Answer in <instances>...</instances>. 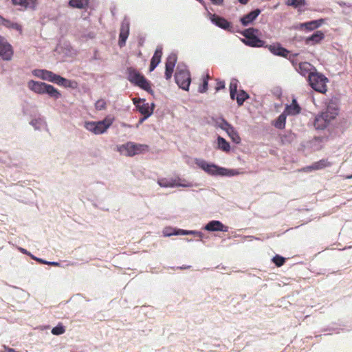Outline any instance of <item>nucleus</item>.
<instances>
[{
  "label": "nucleus",
  "instance_id": "1",
  "mask_svg": "<svg viewBox=\"0 0 352 352\" xmlns=\"http://www.w3.org/2000/svg\"><path fill=\"white\" fill-rule=\"evenodd\" d=\"M194 162L199 168L212 177H232L240 174L238 169L221 166L201 158H195Z\"/></svg>",
  "mask_w": 352,
  "mask_h": 352
},
{
  "label": "nucleus",
  "instance_id": "2",
  "mask_svg": "<svg viewBox=\"0 0 352 352\" xmlns=\"http://www.w3.org/2000/svg\"><path fill=\"white\" fill-rule=\"evenodd\" d=\"M28 87L32 92L38 95H47L50 98L57 100L62 98L61 91L51 84L43 81L30 80Z\"/></svg>",
  "mask_w": 352,
  "mask_h": 352
},
{
  "label": "nucleus",
  "instance_id": "3",
  "mask_svg": "<svg viewBox=\"0 0 352 352\" xmlns=\"http://www.w3.org/2000/svg\"><path fill=\"white\" fill-rule=\"evenodd\" d=\"M336 135V131L328 129L327 131H323L322 135H316L311 140L301 142L300 146L311 152L318 151L324 147L325 143L333 139Z\"/></svg>",
  "mask_w": 352,
  "mask_h": 352
},
{
  "label": "nucleus",
  "instance_id": "4",
  "mask_svg": "<svg viewBox=\"0 0 352 352\" xmlns=\"http://www.w3.org/2000/svg\"><path fill=\"white\" fill-rule=\"evenodd\" d=\"M237 33L243 36L241 41L246 46L255 48H264L265 46L266 41L262 39L261 31L256 28L251 27L243 30L239 29Z\"/></svg>",
  "mask_w": 352,
  "mask_h": 352
},
{
  "label": "nucleus",
  "instance_id": "5",
  "mask_svg": "<svg viewBox=\"0 0 352 352\" xmlns=\"http://www.w3.org/2000/svg\"><path fill=\"white\" fill-rule=\"evenodd\" d=\"M113 117L107 116L102 120L85 122L84 127L95 135L104 134L113 124Z\"/></svg>",
  "mask_w": 352,
  "mask_h": 352
},
{
  "label": "nucleus",
  "instance_id": "6",
  "mask_svg": "<svg viewBox=\"0 0 352 352\" xmlns=\"http://www.w3.org/2000/svg\"><path fill=\"white\" fill-rule=\"evenodd\" d=\"M148 151V145L131 141L117 146V151L127 157H133L136 155L145 153Z\"/></svg>",
  "mask_w": 352,
  "mask_h": 352
},
{
  "label": "nucleus",
  "instance_id": "7",
  "mask_svg": "<svg viewBox=\"0 0 352 352\" xmlns=\"http://www.w3.org/2000/svg\"><path fill=\"white\" fill-rule=\"evenodd\" d=\"M309 85L316 91L325 94L327 91V83L329 79L321 72L316 69V72L311 74L307 80Z\"/></svg>",
  "mask_w": 352,
  "mask_h": 352
},
{
  "label": "nucleus",
  "instance_id": "8",
  "mask_svg": "<svg viewBox=\"0 0 352 352\" xmlns=\"http://www.w3.org/2000/svg\"><path fill=\"white\" fill-rule=\"evenodd\" d=\"M239 81L236 78H232L229 85V91L231 100H236L239 107L243 104L244 102L250 98L249 94L243 89L238 91Z\"/></svg>",
  "mask_w": 352,
  "mask_h": 352
},
{
  "label": "nucleus",
  "instance_id": "9",
  "mask_svg": "<svg viewBox=\"0 0 352 352\" xmlns=\"http://www.w3.org/2000/svg\"><path fill=\"white\" fill-rule=\"evenodd\" d=\"M208 16L210 22L219 28L230 33L239 32V27L238 25L234 26L232 22L228 21L225 17L216 14H211L209 12H208Z\"/></svg>",
  "mask_w": 352,
  "mask_h": 352
},
{
  "label": "nucleus",
  "instance_id": "10",
  "mask_svg": "<svg viewBox=\"0 0 352 352\" xmlns=\"http://www.w3.org/2000/svg\"><path fill=\"white\" fill-rule=\"evenodd\" d=\"M340 98L333 96L325 102L324 108L321 111L333 120L336 118L340 112Z\"/></svg>",
  "mask_w": 352,
  "mask_h": 352
},
{
  "label": "nucleus",
  "instance_id": "11",
  "mask_svg": "<svg viewBox=\"0 0 352 352\" xmlns=\"http://www.w3.org/2000/svg\"><path fill=\"white\" fill-rule=\"evenodd\" d=\"M332 119H330L325 113H322V111L319 112L314 118V126L316 130L317 131H327L328 129H330L331 131H333L331 128L329 127V124L332 121ZM334 131H336L334 130Z\"/></svg>",
  "mask_w": 352,
  "mask_h": 352
},
{
  "label": "nucleus",
  "instance_id": "12",
  "mask_svg": "<svg viewBox=\"0 0 352 352\" xmlns=\"http://www.w3.org/2000/svg\"><path fill=\"white\" fill-rule=\"evenodd\" d=\"M13 54L12 45L4 36L0 35V57L3 60L8 61L12 59Z\"/></svg>",
  "mask_w": 352,
  "mask_h": 352
},
{
  "label": "nucleus",
  "instance_id": "13",
  "mask_svg": "<svg viewBox=\"0 0 352 352\" xmlns=\"http://www.w3.org/2000/svg\"><path fill=\"white\" fill-rule=\"evenodd\" d=\"M130 22L127 16H124L121 22L119 37L118 46L122 48L126 45V40L129 35Z\"/></svg>",
  "mask_w": 352,
  "mask_h": 352
},
{
  "label": "nucleus",
  "instance_id": "14",
  "mask_svg": "<svg viewBox=\"0 0 352 352\" xmlns=\"http://www.w3.org/2000/svg\"><path fill=\"white\" fill-rule=\"evenodd\" d=\"M264 48L267 49L274 56L283 58H287L291 52L284 47L279 42H275L272 44L265 43Z\"/></svg>",
  "mask_w": 352,
  "mask_h": 352
},
{
  "label": "nucleus",
  "instance_id": "15",
  "mask_svg": "<svg viewBox=\"0 0 352 352\" xmlns=\"http://www.w3.org/2000/svg\"><path fill=\"white\" fill-rule=\"evenodd\" d=\"M174 80L180 89L184 91L189 90L192 81L190 72L175 73Z\"/></svg>",
  "mask_w": 352,
  "mask_h": 352
},
{
  "label": "nucleus",
  "instance_id": "16",
  "mask_svg": "<svg viewBox=\"0 0 352 352\" xmlns=\"http://www.w3.org/2000/svg\"><path fill=\"white\" fill-rule=\"evenodd\" d=\"M32 74L34 76L42 80L47 81L53 84L57 76L56 73L46 69H34L32 71Z\"/></svg>",
  "mask_w": 352,
  "mask_h": 352
},
{
  "label": "nucleus",
  "instance_id": "17",
  "mask_svg": "<svg viewBox=\"0 0 352 352\" xmlns=\"http://www.w3.org/2000/svg\"><path fill=\"white\" fill-rule=\"evenodd\" d=\"M126 79L134 86L138 87L140 81L145 76L142 73L133 67L126 69Z\"/></svg>",
  "mask_w": 352,
  "mask_h": 352
},
{
  "label": "nucleus",
  "instance_id": "18",
  "mask_svg": "<svg viewBox=\"0 0 352 352\" xmlns=\"http://www.w3.org/2000/svg\"><path fill=\"white\" fill-rule=\"evenodd\" d=\"M261 12H262V10L258 8L252 10L251 11H250L247 14L241 16L239 18V21H240L241 24L243 27H247L250 25L253 24L254 23V21L256 20V19L258 18V16L261 13Z\"/></svg>",
  "mask_w": 352,
  "mask_h": 352
},
{
  "label": "nucleus",
  "instance_id": "19",
  "mask_svg": "<svg viewBox=\"0 0 352 352\" xmlns=\"http://www.w3.org/2000/svg\"><path fill=\"white\" fill-rule=\"evenodd\" d=\"M204 230L208 232H228L229 227L224 225L221 221L211 220L205 224L203 228Z\"/></svg>",
  "mask_w": 352,
  "mask_h": 352
},
{
  "label": "nucleus",
  "instance_id": "20",
  "mask_svg": "<svg viewBox=\"0 0 352 352\" xmlns=\"http://www.w3.org/2000/svg\"><path fill=\"white\" fill-rule=\"evenodd\" d=\"M133 103L138 111L142 116H147L150 117L152 116L151 109H149L148 103L146 102L145 98H138V99H133Z\"/></svg>",
  "mask_w": 352,
  "mask_h": 352
},
{
  "label": "nucleus",
  "instance_id": "21",
  "mask_svg": "<svg viewBox=\"0 0 352 352\" xmlns=\"http://www.w3.org/2000/svg\"><path fill=\"white\" fill-rule=\"evenodd\" d=\"M54 84L65 89H76L78 87V83L76 80L65 78L58 74H57Z\"/></svg>",
  "mask_w": 352,
  "mask_h": 352
},
{
  "label": "nucleus",
  "instance_id": "22",
  "mask_svg": "<svg viewBox=\"0 0 352 352\" xmlns=\"http://www.w3.org/2000/svg\"><path fill=\"white\" fill-rule=\"evenodd\" d=\"M14 6H20L19 10H35L37 8L38 0H10Z\"/></svg>",
  "mask_w": 352,
  "mask_h": 352
},
{
  "label": "nucleus",
  "instance_id": "23",
  "mask_svg": "<svg viewBox=\"0 0 352 352\" xmlns=\"http://www.w3.org/2000/svg\"><path fill=\"white\" fill-rule=\"evenodd\" d=\"M298 73L307 80L311 73L316 72V68L308 62L299 63L296 67Z\"/></svg>",
  "mask_w": 352,
  "mask_h": 352
},
{
  "label": "nucleus",
  "instance_id": "24",
  "mask_svg": "<svg viewBox=\"0 0 352 352\" xmlns=\"http://www.w3.org/2000/svg\"><path fill=\"white\" fill-rule=\"evenodd\" d=\"M325 33L322 30H316L311 35L306 36V45H316L324 39Z\"/></svg>",
  "mask_w": 352,
  "mask_h": 352
},
{
  "label": "nucleus",
  "instance_id": "25",
  "mask_svg": "<svg viewBox=\"0 0 352 352\" xmlns=\"http://www.w3.org/2000/svg\"><path fill=\"white\" fill-rule=\"evenodd\" d=\"M163 48L162 45H158L151 59L148 70L150 72L154 71L155 68L161 63L162 56L163 54Z\"/></svg>",
  "mask_w": 352,
  "mask_h": 352
},
{
  "label": "nucleus",
  "instance_id": "26",
  "mask_svg": "<svg viewBox=\"0 0 352 352\" xmlns=\"http://www.w3.org/2000/svg\"><path fill=\"white\" fill-rule=\"evenodd\" d=\"M211 120L213 122V125L217 128H220L225 132H226L233 125L230 124L223 116L219 117H211Z\"/></svg>",
  "mask_w": 352,
  "mask_h": 352
},
{
  "label": "nucleus",
  "instance_id": "27",
  "mask_svg": "<svg viewBox=\"0 0 352 352\" xmlns=\"http://www.w3.org/2000/svg\"><path fill=\"white\" fill-rule=\"evenodd\" d=\"M302 108L297 102L296 99L294 98L289 104H286L284 112L287 113V116H297L300 113Z\"/></svg>",
  "mask_w": 352,
  "mask_h": 352
},
{
  "label": "nucleus",
  "instance_id": "28",
  "mask_svg": "<svg viewBox=\"0 0 352 352\" xmlns=\"http://www.w3.org/2000/svg\"><path fill=\"white\" fill-rule=\"evenodd\" d=\"M0 25H3L8 29H12L18 31L20 34H22L23 28L22 25L16 22H12L10 20L4 18L0 14Z\"/></svg>",
  "mask_w": 352,
  "mask_h": 352
},
{
  "label": "nucleus",
  "instance_id": "29",
  "mask_svg": "<svg viewBox=\"0 0 352 352\" xmlns=\"http://www.w3.org/2000/svg\"><path fill=\"white\" fill-rule=\"evenodd\" d=\"M280 142L283 146L291 144L296 138V135L291 130H287L283 134H279Z\"/></svg>",
  "mask_w": 352,
  "mask_h": 352
},
{
  "label": "nucleus",
  "instance_id": "30",
  "mask_svg": "<svg viewBox=\"0 0 352 352\" xmlns=\"http://www.w3.org/2000/svg\"><path fill=\"white\" fill-rule=\"evenodd\" d=\"M215 148L223 152L228 153L231 150V146L228 141H227L224 138L218 135L216 140Z\"/></svg>",
  "mask_w": 352,
  "mask_h": 352
},
{
  "label": "nucleus",
  "instance_id": "31",
  "mask_svg": "<svg viewBox=\"0 0 352 352\" xmlns=\"http://www.w3.org/2000/svg\"><path fill=\"white\" fill-rule=\"evenodd\" d=\"M285 3L286 6L297 10L299 12H304V8L307 5L306 0H286Z\"/></svg>",
  "mask_w": 352,
  "mask_h": 352
},
{
  "label": "nucleus",
  "instance_id": "32",
  "mask_svg": "<svg viewBox=\"0 0 352 352\" xmlns=\"http://www.w3.org/2000/svg\"><path fill=\"white\" fill-rule=\"evenodd\" d=\"M287 117V113L283 111L276 118L272 121V125L277 129H284L286 126Z\"/></svg>",
  "mask_w": 352,
  "mask_h": 352
},
{
  "label": "nucleus",
  "instance_id": "33",
  "mask_svg": "<svg viewBox=\"0 0 352 352\" xmlns=\"http://www.w3.org/2000/svg\"><path fill=\"white\" fill-rule=\"evenodd\" d=\"M331 163L327 159H321L317 162H313L311 165L307 166L305 168L309 170H321L326 167L331 166Z\"/></svg>",
  "mask_w": 352,
  "mask_h": 352
},
{
  "label": "nucleus",
  "instance_id": "34",
  "mask_svg": "<svg viewBox=\"0 0 352 352\" xmlns=\"http://www.w3.org/2000/svg\"><path fill=\"white\" fill-rule=\"evenodd\" d=\"M326 19L320 18L306 21L307 32L316 31V30L321 27L324 23Z\"/></svg>",
  "mask_w": 352,
  "mask_h": 352
},
{
  "label": "nucleus",
  "instance_id": "35",
  "mask_svg": "<svg viewBox=\"0 0 352 352\" xmlns=\"http://www.w3.org/2000/svg\"><path fill=\"white\" fill-rule=\"evenodd\" d=\"M340 330H344V329L338 327L336 322H331L327 327L322 328L320 330V332L324 333V336H328V335H331L332 332H334L335 333L338 334V333H340Z\"/></svg>",
  "mask_w": 352,
  "mask_h": 352
},
{
  "label": "nucleus",
  "instance_id": "36",
  "mask_svg": "<svg viewBox=\"0 0 352 352\" xmlns=\"http://www.w3.org/2000/svg\"><path fill=\"white\" fill-rule=\"evenodd\" d=\"M176 182L175 183V188L182 187V188H190V187H197L200 184L192 182H188L185 179L179 177H175Z\"/></svg>",
  "mask_w": 352,
  "mask_h": 352
},
{
  "label": "nucleus",
  "instance_id": "37",
  "mask_svg": "<svg viewBox=\"0 0 352 352\" xmlns=\"http://www.w3.org/2000/svg\"><path fill=\"white\" fill-rule=\"evenodd\" d=\"M210 75L208 70H207L201 76V82L199 84L198 87V92L200 94L206 93L208 89V80Z\"/></svg>",
  "mask_w": 352,
  "mask_h": 352
},
{
  "label": "nucleus",
  "instance_id": "38",
  "mask_svg": "<svg viewBox=\"0 0 352 352\" xmlns=\"http://www.w3.org/2000/svg\"><path fill=\"white\" fill-rule=\"evenodd\" d=\"M187 235H192L194 236L198 237V241H201L204 243V241H203V239L204 237V234L201 231L192 230H185L180 228L179 230V236H187Z\"/></svg>",
  "mask_w": 352,
  "mask_h": 352
},
{
  "label": "nucleus",
  "instance_id": "39",
  "mask_svg": "<svg viewBox=\"0 0 352 352\" xmlns=\"http://www.w3.org/2000/svg\"><path fill=\"white\" fill-rule=\"evenodd\" d=\"M228 137L230 138L232 142L236 144H239L241 142V137L239 132L236 131L235 127L232 126L226 132Z\"/></svg>",
  "mask_w": 352,
  "mask_h": 352
},
{
  "label": "nucleus",
  "instance_id": "40",
  "mask_svg": "<svg viewBox=\"0 0 352 352\" xmlns=\"http://www.w3.org/2000/svg\"><path fill=\"white\" fill-rule=\"evenodd\" d=\"M69 6L73 8L85 9L89 4V0H69Z\"/></svg>",
  "mask_w": 352,
  "mask_h": 352
},
{
  "label": "nucleus",
  "instance_id": "41",
  "mask_svg": "<svg viewBox=\"0 0 352 352\" xmlns=\"http://www.w3.org/2000/svg\"><path fill=\"white\" fill-rule=\"evenodd\" d=\"M139 88L146 91L148 94H153V84L151 80L147 79L145 76L140 81V83L138 85Z\"/></svg>",
  "mask_w": 352,
  "mask_h": 352
},
{
  "label": "nucleus",
  "instance_id": "42",
  "mask_svg": "<svg viewBox=\"0 0 352 352\" xmlns=\"http://www.w3.org/2000/svg\"><path fill=\"white\" fill-rule=\"evenodd\" d=\"M180 228L172 226H166L162 230L164 237H170L172 236H179Z\"/></svg>",
  "mask_w": 352,
  "mask_h": 352
},
{
  "label": "nucleus",
  "instance_id": "43",
  "mask_svg": "<svg viewBox=\"0 0 352 352\" xmlns=\"http://www.w3.org/2000/svg\"><path fill=\"white\" fill-rule=\"evenodd\" d=\"M176 181L175 178H159L157 179V184L162 188H175V183Z\"/></svg>",
  "mask_w": 352,
  "mask_h": 352
},
{
  "label": "nucleus",
  "instance_id": "44",
  "mask_svg": "<svg viewBox=\"0 0 352 352\" xmlns=\"http://www.w3.org/2000/svg\"><path fill=\"white\" fill-rule=\"evenodd\" d=\"M177 61V56L175 52L170 53L166 58L165 67L175 69Z\"/></svg>",
  "mask_w": 352,
  "mask_h": 352
},
{
  "label": "nucleus",
  "instance_id": "45",
  "mask_svg": "<svg viewBox=\"0 0 352 352\" xmlns=\"http://www.w3.org/2000/svg\"><path fill=\"white\" fill-rule=\"evenodd\" d=\"M21 113L23 116H32L33 106L27 101H23L21 104Z\"/></svg>",
  "mask_w": 352,
  "mask_h": 352
},
{
  "label": "nucleus",
  "instance_id": "46",
  "mask_svg": "<svg viewBox=\"0 0 352 352\" xmlns=\"http://www.w3.org/2000/svg\"><path fill=\"white\" fill-rule=\"evenodd\" d=\"M287 258L280 254H276L271 259L275 266L280 267L286 262Z\"/></svg>",
  "mask_w": 352,
  "mask_h": 352
},
{
  "label": "nucleus",
  "instance_id": "47",
  "mask_svg": "<svg viewBox=\"0 0 352 352\" xmlns=\"http://www.w3.org/2000/svg\"><path fill=\"white\" fill-rule=\"evenodd\" d=\"M65 327L61 322H58L55 327H54L51 333L54 336H60L65 332Z\"/></svg>",
  "mask_w": 352,
  "mask_h": 352
},
{
  "label": "nucleus",
  "instance_id": "48",
  "mask_svg": "<svg viewBox=\"0 0 352 352\" xmlns=\"http://www.w3.org/2000/svg\"><path fill=\"white\" fill-rule=\"evenodd\" d=\"M94 106L96 110L102 111L106 109L107 103L104 99L100 98L95 102Z\"/></svg>",
  "mask_w": 352,
  "mask_h": 352
},
{
  "label": "nucleus",
  "instance_id": "49",
  "mask_svg": "<svg viewBox=\"0 0 352 352\" xmlns=\"http://www.w3.org/2000/svg\"><path fill=\"white\" fill-rule=\"evenodd\" d=\"M186 72H190L189 69H188L187 65L183 62H179L177 65L175 73L179 74Z\"/></svg>",
  "mask_w": 352,
  "mask_h": 352
},
{
  "label": "nucleus",
  "instance_id": "50",
  "mask_svg": "<svg viewBox=\"0 0 352 352\" xmlns=\"http://www.w3.org/2000/svg\"><path fill=\"white\" fill-rule=\"evenodd\" d=\"M298 54H299L298 53H294V54L290 53L289 55L288 56V57L287 58V59L289 60L290 63L295 67L296 69V67L299 64L298 63V60L296 59V57L298 56Z\"/></svg>",
  "mask_w": 352,
  "mask_h": 352
},
{
  "label": "nucleus",
  "instance_id": "51",
  "mask_svg": "<svg viewBox=\"0 0 352 352\" xmlns=\"http://www.w3.org/2000/svg\"><path fill=\"white\" fill-rule=\"evenodd\" d=\"M290 29L292 30H304L305 32H307V25L306 21L302 23H298L296 24H294Z\"/></svg>",
  "mask_w": 352,
  "mask_h": 352
},
{
  "label": "nucleus",
  "instance_id": "52",
  "mask_svg": "<svg viewBox=\"0 0 352 352\" xmlns=\"http://www.w3.org/2000/svg\"><path fill=\"white\" fill-rule=\"evenodd\" d=\"M302 41H304L305 44L306 45V36L296 34L290 38V43L293 44L296 43H300Z\"/></svg>",
  "mask_w": 352,
  "mask_h": 352
},
{
  "label": "nucleus",
  "instance_id": "53",
  "mask_svg": "<svg viewBox=\"0 0 352 352\" xmlns=\"http://www.w3.org/2000/svg\"><path fill=\"white\" fill-rule=\"evenodd\" d=\"M226 87V82L224 80H221V79H217V83H216V86H215V91L216 92H218L222 89H224Z\"/></svg>",
  "mask_w": 352,
  "mask_h": 352
},
{
  "label": "nucleus",
  "instance_id": "54",
  "mask_svg": "<svg viewBox=\"0 0 352 352\" xmlns=\"http://www.w3.org/2000/svg\"><path fill=\"white\" fill-rule=\"evenodd\" d=\"M173 72H174L173 69H171L170 67V68L165 67V71H164L165 79L167 80H170L172 78Z\"/></svg>",
  "mask_w": 352,
  "mask_h": 352
},
{
  "label": "nucleus",
  "instance_id": "55",
  "mask_svg": "<svg viewBox=\"0 0 352 352\" xmlns=\"http://www.w3.org/2000/svg\"><path fill=\"white\" fill-rule=\"evenodd\" d=\"M336 3L342 8H349V10L352 9V3H347V2L340 1V0L336 1Z\"/></svg>",
  "mask_w": 352,
  "mask_h": 352
},
{
  "label": "nucleus",
  "instance_id": "56",
  "mask_svg": "<svg viewBox=\"0 0 352 352\" xmlns=\"http://www.w3.org/2000/svg\"><path fill=\"white\" fill-rule=\"evenodd\" d=\"M18 250L19 251L23 254H25L27 256H29L32 259L34 258V255L32 254L30 252H29L28 250H27L26 249L22 248V247H18Z\"/></svg>",
  "mask_w": 352,
  "mask_h": 352
},
{
  "label": "nucleus",
  "instance_id": "57",
  "mask_svg": "<svg viewBox=\"0 0 352 352\" xmlns=\"http://www.w3.org/2000/svg\"><path fill=\"white\" fill-rule=\"evenodd\" d=\"M30 124L32 125L36 130L40 129V121L38 119H32L30 122Z\"/></svg>",
  "mask_w": 352,
  "mask_h": 352
},
{
  "label": "nucleus",
  "instance_id": "58",
  "mask_svg": "<svg viewBox=\"0 0 352 352\" xmlns=\"http://www.w3.org/2000/svg\"><path fill=\"white\" fill-rule=\"evenodd\" d=\"M150 118V116H142L140 118H139V120L138 122V123L136 124V127L138 128L140 126V125H141L142 124H143L144 122H145L147 119H148Z\"/></svg>",
  "mask_w": 352,
  "mask_h": 352
},
{
  "label": "nucleus",
  "instance_id": "59",
  "mask_svg": "<svg viewBox=\"0 0 352 352\" xmlns=\"http://www.w3.org/2000/svg\"><path fill=\"white\" fill-rule=\"evenodd\" d=\"M33 260L36 261V262H38L40 264H44V265L47 264V260H45L42 258L37 257L36 256H34Z\"/></svg>",
  "mask_w": 352,
  "mask_h": 352
},
{
  "label": "nucleus",
  "instance_id": "60",
  "mask_svg": "<svg viewBox=\"0 0 352 352\" xmlns=\"http://www.w3.org/2000/svg\"><path fill=\"white\" fill-rule=\"evenodd\" d=\"M145 42V37L140 36L138 37V47H142Z\"/></svg>",
  "mask_w": 352,
  "mask_h": 352
},
{
  "label": "nucleus",
  "instance_id": "61",
  "mask_svg": "<svg viewBox=\"0 0 352 352\" xmlns=\"http://www.w3.org/2000/svg\"><path fill=\"white\" fill-rule=\"evenodd\" d=\"M47 265L54 266V267H60V263L58 261H47Z\"/></svg>",
  "mask_w": 352,
  "mask_h": 352
},
{
  "label": "nucleus",
  "instance_id": "62",
  "mask_svg": "<svg viewBox=\"0 0 352 352\" xmlns=\"http://www.w3.org/2000/svg\"><path fill=\"white\" fill-rule=\"evenodd\" d=\"M213 5L215 6H222L223 4L224 0H210Z\"/></svg>",
  "mask_w": 352,
  "mask_h": 352
},
{
  "label": "nucleus",
  "instance_id": "63",
  "mask_svg": "<svg viewBox=\"0 0 352 352\" xmlns=\"http://www.w3.org/2000/svg\"><path fill=\"white\" fill-rule=\"evenodd\" d=\"M3 347L6 352H17L15 349L10 348L8 346L4 345Z\"/></svg>",
  "mask_w": 352,
  "mask_h": 352
},
{
  "label": "nucleus",
  "instance_id": "64",
  "mask_svg": "<svg viewBox=\"0 0 352 352\" xmlns=\"http://www.w3.org/2000/svg\"><path fill=\"white\" fill-rule=\"evenodd\" d=\"M352 12V9H349L346 8H344V10L342 11V13L345 15H349Z\"/></svg>",
  "mask_w": 352,
  "mask_h": 352
}]
</instances>
